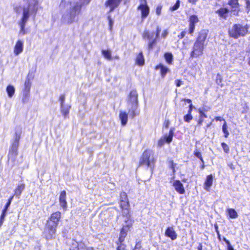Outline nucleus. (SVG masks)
Wrapping results in <instances>:
<instances>
[{
  "label": "nucleus",
  "instance_id": "1",
  "mask_svg": "<svg viewBox=\"0 0 250 250\" xmlns=\"http://www.w3.org/2000/svg\"><path fill=\"white\" fill-rule=\"evenodd\" d=\"M62 213L59 211L53 212L46 220L43 232L44 237L46 240L54 239L57 228L61 221Z\"/></svg>",
  "mask_w": 250,
  "mask_h": 250
},
{
  "label": "nucleus",
  "instance_id": "2",
  "mask_svg": "<svg viewBox=\"0 0 250 250\" xmlns=\"http://www.w3.org/2000/svg\"><path fill=\"white\" fill-rule=\"evenodd\" d=\"M249 29L250 25L248 24L234 23L228 29V35L229 38L237 39L246 36L249 33Z\"/></svg>",
  "mask_w": 250,
  "mask_h": 250
},
{
  "label": "nucleus",
  "instance_id": "3",
  "mask_svg": "<svg viewBox=\"0 0 250 250\" xmlns=\"http://www.w3.org/2000/svg\"><path fill=\"white\" fill-rule=\"evenodd\" d=\"M156 160L153 157V151L149 149H145L140 156L138 167L145 166L153 170Z\"/></svg>",
  "mask_w": 250,
  "mask_h": 250
},
{
  "label": "nucleus",
  "instance_id": "4",
  "mask_svg": "<svg viewBox=\"0 0 250 250\" xmlns=\"http://www.w3.org/2000/svg\"><path fill=\"white\" fill-rule=\"evenodd\" d=\"M36 5L37 4L35 3L33 5H31V4L29 3L27 7H24L22 9V15L19 23L21 28L20 33L22 35H24L26 33L25 26L30 17V9L32 8L31 12L33 11L35 14H36L37 12L38 8L36 7Z\"/></svg>",
  "mask_w": 250,
  "mask_h": 250
},
{
  "label": "nucleus",
  "instance_id": "5",
  "mask_svg": "<svg viewBox=\"0 0 250 250\" xmlns=\"http://www.w3.org/2000/svg\"><path fill=\"white\" fill-rule=\"evenodd\" d=\"M120 207L124 216L127 217L130 215V204L127 194L125 192L120 193Z\"/></svg>",
  "mask_w": 250,
  "mask_h": 250
},
{
  "label": "nucleus",
  "instance_id": "6",
  "mask_svg": "<svg viewBox=\"0 0 250 250\" xmlns=\"http://www.w3.org/2000/svg\"><path fill=\"white\" fill-rule=\"evenodd\" d=\"M20 139V135L16 133L15 140L10 146L9 151L8 154V160H11L13 162L16 161L17 156L18 154V149Z\"/></svg>",
  "mask_w": 250,
  "mask_h": 250
},
{
  "label": "nucleus",
  "instance_id": "7",
  "mask_svg": "<svg viewBox=\"0 0 250 250\" xmlns=\"http://www.w3.org/2000/svg\"><path fill=\"white\" fill-rule=\"evenodd\" d=\"M82 6V4L77 3L75 5L70 8L69 12L68 14L67 23L71 24L78 21V19L76 17L81 14Z\"/></svg>",
  "mask_w": 250,
  "mask_h": 250
},
{
  "label": "nucleus",
  "instance_id": "8",
  "mask_svg": "<svg viewBox=\"0 0 250 250\" xmlns=\"http://www.w3.org/2000/svg\"><path fill=\"white\" fill-rule=\"evenodd\" d=\"M227 4L229 6V10L230 13L235 16H239L241 12V5L239 0H228Z\"/></svg>",
  "mask_w": 250,
  "mask_h": 250
},
{
  "label": "nucleus",
  "instance_id": "9",
  "mask_svg": "<svg viewBox=\"0 0 250 250\" xmlns=\"http://www.w3.org/2000/svg\"><path fill=\"white\" fill-rule=\"evenodd\" d=\"M140 3L137 6V9L140 11L141 19L144 20L148 16L150 8L146 0H140Z\"/></svg>",
  "mask_w": 250,
  "mask_h": 250
},
{
  "label": "nucleus",
  "instance_id": "10",
  "mask_svg": "<svg viewBox=\"0 0 250 250\" xmlns=\"http://www.w3.org/2000/svg\"><path fill=\"white\" fill-rule=\"evenodd\" d=\"M204 48V45L195 42L190 54V57L193 58L201 56L203 54Z\"/></svg>",
  "mask_w": 250,
  "mask_h": 250
},
{
  "label": "nucleus",
  "instance_id": "11",
  "mask_svg": "<svg viewBox=\"0 0 250 250\" xmlns=\"http://www.w3.org/2000/svg\"><path fill=\"white\" fill-rule=\"evenodd\" d=\"M174 128H171L168 132L167 136L165 135L164 136L160 138L158 142V146L159 147L163 146L165 143L169 144L172 141L173 137L174 136Z\"/></svg>",
  "mask_w": 250,
  "mask_h": 250
},
{
  "label": "nucleus",
  "instance_id": "12",
  "mask_svg": "<svg viewBox=\"0 0 250 250\" xmlns=\"http://www.w3.org/2000/svg\"><path fill=\"white\" fill-rule=\"evenodd\" d=\"M31 86V82L29 78H27L24 84L23 97L22 98L23 103H26L28 100Z\"/></svg>",
  "mask_w": 250,
  "mask_h": 250
},
{
  "label": "nucleus",
  "instance_id": "13",
  "mask_svg": "<svg viewBox=\"0 0 250 250\" xmlns=\"http://www.w3.org/2000/svg\"><path fill=\"white\" fill-rule=\"evenodd\" d=\"M199 21L198 17L196 15H191L189 17V27L188 33L191 35L194 31L195 28V24Z\"/></svg>",
  "mask_w": 250,
  "mask_h": 250
},
{
  "label": "nucleus",
  "instance_id": "14",
  "mask_svg": "<svg viewBox=\"0 0 250 250\" xmlns=\"http://www.w3.org/2000/svg\"><path fill=\"white\" fill-rule=\"evenodd\" d=\"M127 103L130 104H138V94L136 89H132L127 96Z\"/></svg>",
  "mask_w": 250,
  "mask_h": 250
},
{
  "label": "nucleus",
  "instance_id": "15",
  "mask_svg": "<svg viewBox=\"0 0 250 250\" xmlns=\"http://www.w3.org/2000/svg\"><path fill=\"white\" fill-rule=\"evenodd\" d=\"M208 30L207 29H202L198 33V36L196 39L195 42L199 43H202L205 45V42L208 38Z\"/></svg>",
  "mask_w": 250,
  "mask_h": 250
},
{
  "label": "nucleus",
  "instance_id": "16",
  "mask_svg": "<svg viewBox=\"0 0 250 250\" xmlns=\"http://www.w3.org/2000/svg\"><path fill=\"white\" fill-rule=\"evenodd\" d=\"M215 13L218 15L220 19L226 20L229 17L230 11L227 7H221L216 10Z\"/></svg>",
  "mask_w": 250,
  "mask_h": 250
},
{
  "label": "nucleus",
  "instance_id": "17",
  "mask_svg": "<svg viewBox=\"0 0 250 250\" xmlns=\"http://www.w3.org/2000/svg\"><path fill=\"white\" fill-rule=\"evenodd\" d=\"M59 201L61 207L65 211L67 208V203L66 201V192L65 190H62L60 192L59 197Z\"/></svg>",
  "mask_w": 250,
  "mask_h": 250
},
{
  "label": "nucleus",
  "instance_id": "18",
  "mask_svg": "<svg viewBox=\"0 0 250 250\" xmlns=\"http://www.w3.org/2000/svg\"><path fill=\"white\" fill-rule=\"evenodd\" d=\"M154 69L155 70H160V74L162 78H164L167 74L170 72L169 69L162 63H159L157 64L155 66Z\"/></svg>",
  "mask_w": 250,
  "mask_h": 250
},
{
  "label": "nucleus",
  "instance_id": "19",
  "mask_svg": "<svg viewBox=\"0 0 250 250\" xmlns=\"http://www.w3.org/2000/svg\"><path fill=\"white\" fill-rule=\"evenodd\" d=\"M175 190L180 194H184L185 193V189L183 184L179 180L174 181L172 184Z\"/></svg>",
  "mask_w": 250,
  "mask_h": 250
},
{
  "label": "nucleus",
  "instance_id": "20",
  "mask_svg": "<svg viewBox=\"0 0 250 250\" xmlns=\"http://www.w3.org/2000/svg\"><path fill=\"white\" fill-rule=\"evenodd\" d=\"M122 0H107L104 3L106 7H110V11H112L120 4Z\"/></svg>",
  "mask_w": 250,
  "mask_h": 250
},
{
  "label": "nucleus",
  "instance_id": "21",
  "mask_svg": "<svg viewBox=\"0 0 250 250\" xmlns=\"http://www.w3.org/2000/svg\"><path fill=\"white\" fill-rule=\"evenodd\" d=\"M130 226L126 225L124 226L120 229V235L118 239L122 241H125V238L127 236V232L129 230Z\"/></svg>",
  "mask_w": 250,
  "mask_h": 250
},
{
  "label": "nucleus",
  "instance_id": "22",
  "mask_svg": "<svg viewBox=\"0 0 250 250\" xmlns=\"http://www.w3.org/2000/svg\"><path fill=\"white\" fill-rule=\"evenodd\" d=\"M165 234L172 241L176 239L177 237V234L173 227L167 228L166 229Z\"/></svg>",
  "mask_w": 250,
  "mask_h": 250
},
{
  "label": "nucleus",
  "instance_id": "23",
  "mask_svg": "<svg viewBox=\"0 0 250 250\" xmlns=\"http://www.w3.org/2000/svg\"><path fill=\"white\" fill-rule=\"evenodd\" d=\"M140 111L138 109V104H131V108L128 109V114L129 117L133 119L136 116L139 114Z\"/></svg>",
  "mask_w": 250,
  "mask_h": 250
},
{
  "label": "nucleus",
  "instance_id": "24",
  "mask_svg": "<svg viewBox=\"0 0 250 250\" xmlns=\"http://www.w3.org/2000/svg\"><path fill=\"white\" fill-rule=\"evenodd\" d=\"M213 181V177L212 174H209L207 176L205 181L204 185V189L207 191H209L210 187L212 186Z\"/></svg>",
  "mask_w": 250,
  "mask_h": 250
},
{
  "label": "nucleus",
  "instance_id": "25",
  "mask_svg": "<svg viewBox=\"0 0 250 250\" xmlns=\"http://www.w3.org/2000/svg\"><path fill=\"white\" fill-rule=\"evenodd\" d=\"M69 250H94L92 247H87L83 243H77V245L72 246Z\"/></svg>",
  "mask_w": 250,
  "mask_h": 250
},
{
  "label": "nucleus",
  "instance_id": "26",
  "mask_svg": "<svg viewBox=\"0 0 250 250\" xmlns=\"http://www.w3.org/2000/svg\"><path fill=\"white\" fill-rule=\"evenodd\" d=\"M23 42L21 40H18L14 47V53L15 55H18L23 51Z\"/></svg>",
  "mask_w": 250,
  "mask_h": 250
},
{
  "label": "nucleus",
  "instance_id": "27",
  "mask_svg": "<svg viewBox=\"0 0 250 250\" xmlns=\"http://www.w3.org/2000/svg\"><path fill=\"white\" fill-rule=\"evenodd\" d=\"M24 188L25 185L24 184H19L14 190V196H15L18 198H19Z\"/></svg>",
  "mask_w": 250,
  "mask_h": 250
},
{
  "label": "nucleus",
  "instance_id": "28",
  "mask_svg": "<svg viewBox=\"0 0 250 250\" xmlns=\"http://www.w3.org/2000/svg\"><path fill=\"white\" fill-rule=\"evenodd\" d=\"M135 63L139 66H143L145 64V58L142 52H140L135 59Z\"/></svg>",
  "mask_w": 250,
  "mask_h": 250
},
{
  "label": "nucleus",
  "instance_id": "29",
  "mask_svg": "<svg viewBox=\"0 0 250 250\" xmlns=\"http://www.w3.org/2000/svg\"><path fill=\"white\" fill-rule=\"evenodd\" d=\"M71 105L69 104L61 105V112L64 118L68 116Z\"/></svg>",
  "mask_w": 250,
  "mask_h": 250
},
{
  "label": "nucleus",
  "instance_id": "30",
  "mask_svg": "<svg viewBox=\"0 0 250 250\" xmlns=\"http://www.w3.org/2000/svg\"><path fill=\"white\" fill-rule=\"evenodd\" d=\"M119 118L121 120V125L125 126L126 125L128 120V115L125 111H121L119 114Z\"/></svg>",
  "mask_w": 250,
  "mask_h": 250
},
{
  "label": "nucleus",
  "instance_id": "31",
  "mask_svg": "<svg viewBox=\"0 0 250 250\" xmlns=\"http://www.w3.org/2000/svg\"><path fill=\"white\" fill-rule=\"evenodd\" d=\"M164 57L166 62L168 64H172L173 62V56L170 52H166L164 54Z\"/></svg>",
  "mask_w": 250,
  "mask_h": 250
},
{
  "label": "nucleus",
  "instance_id": "32",
  "mask_svg": "<svg viewBox=\"0 0 250 250\" xmlns=\"http://www.w3.org/2000/svg\"><path fill=\"white\" fill-rule=\"evenodd\" d=\"M228 215L230 218L235 219L238 216L236 211L233 208H228L226 210Z\"/></svg>",
  "mask_w": 250,
  "mask_h": 250
},
{
  "label": "nucleus",
  "instance_id": "33",
  "mask_svg": "<svg viewBox=\"0 0 250 250\" xmlns=\"http://www.w3.org/2000/svg\"><path fill=\"white\" fill-rule=\"evenodd\" d=\"M102 54L104 57V58L107 60L110 61L112 59L111 51L109 49H103L102 50Z\"/></svg>",
  "mask_w": 250,
  "mask_h": 250
},
{
  "label": "nucleus",
  "instance_id": "34",
  "mask_svg": "<svg viewBox=\"0 0 250 250\" xmlns=\"http://www.w3.org/2000/svg\"><path fill=\"white\" fill-rule=\"evenodd\" d=\"M124 241H121L119 239L116 242L117 247L116 248L117 250H126V245L124 243Z\"/></svg>",
  "mask_w": 250,
  "mask_h": 250
},
{
  "label": "nucleus",
  "instance_id": "35",
  "mask_svg": "<svg viewBox=\"0 0 250 250\" xmlns=\"http://www.w3.org/2000/svg\"><path fill=\"white\" fill-rule=\"evenodd\" d=\"M7 94L9 97H12L15 93V88L13 85H8L6 89Z\"/></svg>",
  "mask_w": 250,
  "mask_h": 250
},
{
  "label": "nucleus",
  "instance_id": "36",
  "mask_svg": "<svg viewBox=\"0 0 250 250\" xmlns=\"http://www.w3.org/2000/svg\"><path fill=\"white\" fill-rule=\"evenodd\" d=\"M157 42V39L154 38L148 42L147 45V49L148 51H151L154 48V46L156 45Z\"/></svg>",
  "mask_w": 250,
  "mask_h": 250
},
{
  "label": "nucleus",
  "instance_id": "37",
  "mask_svg": "<svg viewBox=\"0 0 250 250\" xmlns=\"http://www.w3.org/2000/svg\"><path fill=\"white\" fill-rule=\"evenodd\" d=\"M222 131L224 133V136L225 138H228L229 135V133L228 129V125L226 121L224 122L222 125Z\"/></svg>",
  "mask_w": 250,
  "mask_h": 250
},
{
  "label": "nucleus",
  "instance_id": "38",
  "mask_svg": "<svg viewBox=\"0 0 250 250\" xmlns=\"http://www.w3.org/2000/svg\"><path fill=\"white\" fill-rule=\"evenodd\" d=\"M181 101L186 102L188 104H189V109L188 110V113H191V112H192V109H193V105L192 104V101H191V99H190L182 98L181 99Z\"/></svg>",
  "mask_w": 250,
  "mask_h": 250
},
{
  "label": "nucleus",
  "instance_id": "39",
  "mask_svg": "<svg viewBox=\"0 0 250 250\" xmlns=\"http://www.w3.org/2000/svg\"><path fill=\"white\" fill-rule=\"evenodd\" d=\"M223 78L222 76L220 74H217L216 75V78L215 80L216 83L220 85L221 87L223 86V84L222 83Z\"/></svg>",
  "mask_w": 250,
  "mask_h": 250
},
{
  "label": "nucleus",
  "instance_id": "40",
  "mask_svg": "<svg viewBox=\"0 0 250 250\" xmlns=\"http://www.w3.org/2000/svg\"><path fill=\"white\" fill-rule=\"evenodd\" d=\"M193 155L197 158H198L200 160V161H202L203 160H204L202 156V153L199 150L195 149L193 151Z\"/></svg>",
  "mask_w": 250,
  "mask_h": 250
},
{
  "label": "nucleus",
  "instance_id": "41",
  "mask_svg": "<svg viewBox=\"0 0 250 250\" xmlns=\"http://www.w3.org/2000/svg\"><path fill=\"white\" fill-rule=\"evenodd\" d=\"M169 164V168H170L173 174H175L176 172V164L174 163V161L172 160H170L168 161Z\"/></svg>",
  "mask_w": 250,
  "mask_h": 250
},
{
  "label": "nucleus",
  "instance_id": "42",
  "mask_svg": "<svg viewBox=\"0 0 250 250\" xmlns=\"http://www.w3.org/2000/svg\"><path fill=\"white\" fill-rule=\"evenodd\" d=\"M221 146L224 151V152L226 154H228L229 152V146L225 142H222L221 143Z\"/></svg>",
  "mask_w": 250,
  "mask_h": 250
},
{
  "label": "nucleus",
  "instance_id": "43",
  "mask_svg": "<svg viewBox=\"0 0 250 250\" xmlns=\"http://www.w3.org/2000/svg\"><path fill=\"white\" fill-rule=\"evenodd\" d=\"M143 37L144 39L150 40L152 38V35L147 31H145L143 34Z\"/></svg>",
  "mask_w": 250,
  "mask_h": 250
},
{
  "label": "nucleus",
  "instance_id": "44",
  "mask_svg": "<svg viewBox=\"0 0 250 250\" xmlns=\"http://www.w3.org/2000/svg\"><path fill=\"white\" fill-rule=\"evenodd\" d=\"M193 119V117L191 115V113H188V114L184 116V120L185 122L189 123Z\"/></svg>",
  "mask_w": 250,
  "mask_h": 250
},
{
  "label": "nucleus",
  "instance_id": "45",
  "mask_svg": "<svg viewBox=\"0 0 250 250\" xmlns=\"http://www.w3.org/2000/svg\"><path fill=\"white\" fill-rule=\"evenodd\" d=\"M180 1L179 0H176L174 5L170 7V10L173 11L178 9L180 6Z\"/></svg>",
  "mask_w": 250,
  "mask_h": 250
},
{
  "label": "nucleus",
  "instance_id": "46",
  "mask_svg": "<svg viewBox=\"0 0 250 250\" xmlns=\"http://www.w3.org/2000/svg\"><path fill=\"white\" fill-rule=\"evenodd\" d=\"M246 2L245 9L247 13L250 12V0H245Z\"/></svg>",
  "mask_w": 250,
  "mask_h": 250
},
{
  "label": "nucleus",
  "instance_id": "47",
  "mask_svg": "<svg viewBox=\"0 0 250 250\" xmlns=\"http://www.w3.org/2000/svg\"><path fill=\"white\" fill-rule=\"evenodd\" d=\"M65 99V95L64 94L60 95L59 97V101L60 102L61 105H64V103Z\"/></svg>",
  "mask_w": 250,
  "mask_h": 250
},
{
  "label": "nucleus",
  "instance_id": "48",
  "mask_svg": "<svg viewBox=\"0 0 250 250\" xmlns=\"http://www.w3.org/2000/svg\"><path fill=\"white\" fill-rule=\"evenodd\" d=\"M198 112L200 114L199 118H201L203 119L204 118H207V115L204 112H203V111L201 110V108L198 109Z\"/></svg>",
  "mask_w": 250,
  "mask_h": 250
},
{
  "label": "nucleus",
  "instance_id": "49",
  "mask_svg": "<svg viewBox=\"0 0 250 250\" xmlns=\"http://www.w3.org/2000/svg\"><path fill=\"white\" fill-rule=\"evenodd\" d=\"M13 198H14V195H12L11 197H9L7 203H6V204L4 206L5 207L8 208L9 207V206L11 203V202H12Z\"/></svg>",
  "mask_w": 250,
  "mask_h": 250
},
{
  "label": "nucleus",
  "instance_id": "50",
  "mask_svg": "<svg viewBox=\"0 0 250 250\" xmlns=\"http://www.w3.org/2000/svg\"><path fill=\"white\" fill-rule=\"evenodd\" d=\"M142 247L140 242H138L136 243L134 248L132 250H137L142 249Z\"/></svg>",
  "mask_w": 250,
  "mask_h": 250
},
{
  "label": "nucleus",
  "instance_id": "51",
  "mask_svg": "<svg viewBox=\"0 0 250 250\" xmlns=\"http://www.w3.org/2000/svg\"><path fill=\"white\" fill-rule=\"evenodd\" d=\"M170 122L168 120H165L163 123V126L164 128H167L169 127Z\"/></svg>",
  "mask_w": 250,
  "mask_h": 250
},
{
  "label": "nucleus",
  "instance_id": "52",
  "mask_svg": "<svg viewBox=\"0 0 250 250\" xmlns=\"http://www.w3.org/2000/svg\"><path fill=\"white\" fill-rule=\"evenodd\" d=\"M162 7V6H158L156 8V13L158 16H159L161 14Z\"/></svg>",
  "mask_w": 250,
  "mask_h": 250
},
{
  "label": "nucleus",
  "instance_id": "53",
  "mask_svg": "<svg viewBox=\"0 0 250 250\" xmlns=\"http://www.w3.org/2000/svg\"><path fill=\"white\" fill-rule=\"evenodd\" d=\"M185 35H186V31H183L182 32H181V33L179 35H178V38L179 39H182L185 37Z\"/></svg>",
  "mask_w": 250,
  "mask_h": 250
},
{
  "label": "nucleus",
  "instance_id": "54",
  "mask_svg": "<svg viewBox=\"0 0 250 250\" xmlns=\"http://www.w3.org/2000/svg\"><path fill=\"white\" fill-rule=\"evenodd\" d=\"M7 209H8V208L4 207L3 208L2 210L0 215L5 217Z\"/></svg>",
  "mask_w": 250,
  "mask_h": 250
},
{
  "label": "nucleus",
  "instance_id": "55",
  "mask_svg": "<svg viewBox=\"0 0 250 250\" xmlns=\"http://www.w3.org/2000/svg\"><path fill=\"white\" fill-rule=\"evenodd\" d=\"M7 209H8V208L4 207L3 208L2 210L0 215L5 217Z\"/></svg>",
  "mask_w": 250,
  "mask_h": 250
},
{
  "label": "nucleus",
  "instance_id": "56",
  "mask_svg": "<svg viewBox=\"0 0 250 250\" xmlns=\"http://www.w3.org/2000/svg\"><path fill=\"white\" fill-rule=\"evenodd\" d=\"M175 83L177 87H179L183 83V82L180 80H176L175 81Z\"/></svg>",
  "mask_w": 250,
  "mask_h": 250
},
{
  "label": "nucleus",
  "instance_id": "57",
  "mask_svg": "<svg viewBox=\"0 0 250 250\" xmlns=\"http://www.w3.org/2000/svg\"><path fill=\"white\" fill-rule=\"evenodd\" d=\"M214 120L216 121H220V122H221V121H224V122H225V121H226L224 119H223L222 117H220V116H215L214 117Z\"/></svg>",
  "mask_w": 250,
  "mask_h": 250
},
{
  "label": "nucleus",
  "instance_id": "58",
  "mask_svg": "<svg viewBox=\"0 0 250 250\" xmlns=\"http://www.w3.org/2000/svg\"><path fill=\"white\" fill-rule=\"evenodd\" d=\"M161 31V28L159 27H157L156 28V38H157L159 36V35L160 34V32Z\"/></svg>",
  "mask_w": 250,
  "mask_h": 250
},
{
  "label": "nucleus",
  "instance_id": "59",
  "mask_svg": "<svg viewBox=\"0 0 250 250\" xmlns=\"http://www.w3.org/2000/svg\"><path fill=\"white\" fill-rule=\"evenodd\" d=\"M167 34L168 32L167 30H164L162 34V37L163 38H165L167 36Z\"/></svg>",
  "mask_w": 250,
  "mask_h": 250
},
{
  "label": "nucleus",
  "instance_id": "60",
  "mask_svg": "<svg viewBox=\"0 0 250 250\" xmlns=\"http://www.w3.org/2000/svg\"><path fill=\"white\" fill-rule=\"evenodd\" d=\"M204 122V119L201 118H199V119L197 121V125L199 126L203 124Z\"/></svg>",
  "mask_w": 250,
  "mask_h": 250
},
{
  "label": "nucleus",
  "instance_id": "61",
  "mask_svg": "<svg viewBox=\"0 0 250 250\" xmlns=\"http://www.w3.org/2000/svg\"><path fill=\"white\" fill-rule=\"evenodd\" d=\"M200 161L201 162V165L200 166V168L201 169H203L205 167L204 160H203L202 161Z\"/></svg>",
  "mask_w": 250,
  "mask_h": 250
},
{
  "label": "nucleus",
  "instance_id": "62",
  "mask_svg": "<svg viewBox=\"0 0 250 250\" xmlns=\"http://www.w3.org/2000/svg\"><path fill=\"white\" fill-rule=\"evenodd\" d=\"M20 8V6H16L15 7H14V10L15 11V12H16L17 13H19V9Z\"/></svg>",
  "mask_w": 250,
  "mask_h": 250
},
{
  "label": "nucleus",
  "instance_id": "63",
  "mask_svg": "<svg viewBox=\"0 0 250 250\" xmlns=\"http://www.w3.org/2000/svg\"><path fill=\"white\" fill-rule=\"evenodd\" d=\"M198 0H188V2L195 5V4H196V3Z\"/></svg>",
  "mask_w": 250,
  "mask_h": 250
},
{
  "label": "nucleus",
  "instance_id": "64",
  "mask_svg": "<svg viewBox=\"0 0 250 250\" xmlns=\"http://www.w3.org/2000/svg\"><path fill=\"white\" fill-rule=\"evenodd\" d=\"M201 108V110L203 111V112H204L205 113V112H207L208 111L209 108H207V107L204 106L202 108Z\"/></svg>",
  "mask_w": 250,
  "mask_h": 250
}]
</instances>
